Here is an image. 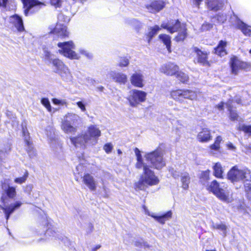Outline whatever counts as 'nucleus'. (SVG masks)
<instances>
[{"label": "nucleus", "mask_w": 251, "mask_h": 251, "mask_svg": "<svg viewBox=\"0 0 251 251\" xmlns=\"http://www.w3.org/2000/svg\"><path fill=\"white\" fill-rule=\"evenodd\" d=\"M136 156L137 162L136 167L138 169L143 168L144 175L141 176L138 182L136 183V188L140 190H144L148 186L157 185L159 183V179L155 176L153 171L150 170L147 164H145L140 151L137 148L134 149Z\"/></svg>", "instance_id": "obj_1"}, {"label": "nucleus", "mask_w": 251, "mask_h": 251, "mask_svg": "<svg viewBox=\"0 0 251 251\" xmlns=\"http://www.w3.org/2000/svg\"><path fill=\"white\" fill-rule=\"evenodd\" d=\"M44 54L45 59L50 60L54 67L55 72L59 74L62 78L66 81H70L72 80V76L69 71L68 67L58 59L52 58V54L46 49H44Z\"/></svg>", "instance_id": "obj_2"}, {"label": "nucleus", "mask_w": 251, "mask_h": 251, "mask_svg": "<svg viewBox=\"0 0 251 251\" xmlns=\"http://www.w3.org/2000/svg\"><path fill=\"white\" fill-rule=\"evenodd\" d=\"M80 120V117L73 113L66 114L61 122V129L66 133L74 134L77 130L76 124Z\"/></svg>", "instance_id": "obj_3"}, {"label": "nucleus", "mask_w": 251, "mask_h": 251, "mask_svg": "<svg viewBox=\"0 0 251 251\" xmlns=\"http://www.w3.org/2000/svg\"><path fill=\"white\" fill-rule=\"evenodd\" d=\"M148 166L157 170L162 169L165 163L163 159V155L160 150H156L149 153H146L144 155Z\"/></svg>", "instance_id": "obj_4"}, {"label": "nucleus", "mask_w": 251, "mask_h": 251, "mask_svg": "<svg viewBox=\"0 0 251 251\" xmlns=\"http://www.w3.org/2000/svg\"><path fill=\"white\" fill-rule=\"evenodd\" d=\"M251 178V172L248 168L239 169L237 166H234L227 174V178L233 183L243 180L247 181Z\"/></svg>", "instance_id": "obj_5"}, {"label": "nucleus", "mask_w": 251, "mask_h": 251, "mask_svg": "<svg viewBox=\"0 0 251 251\" xmlns=\"http://www.w3.org/2000/svg\"><path fill=\"white\" fill-rule=\"evenodd\" d=\"M179 26L180 23L177 21L176 22L175 24H173V22L162 23L161 27H159L158 25L150 27L149 28V32L146 34L147 41L150 43L152 38L157 34L161 28L166 29L170 33H173L177 31Z\"/></svg>", "instance_id": "obj_6"}, {"label": "nucleus", "mask_w": 251, "mask_h": 251, "mask_svg": "<svg viewBox=\"0 0 251 251\" xmlns=\"http://www.w3.org/2000/svg\"><path fill=\"white\" fill-rule=\"evenodd\" d=\"M147 93L137 89H132L129 92L127 100L132 107H137L141 103L146 101Z\"/></svg>", "instance_id": "obj_7"}, {"label": "nucleus", "mask_w": 251, "mask_h": 251, "mask_svg": "<svg viewBox=\"0 0 251 251\" xmlns=\"http://www.w3.org/2000/svg\"><path fill=\"white\" fill-rule=\"evenodd\" d=\"M171 96L174 100L179 102L183 101V99L194 100L197 99V93L189 89H179L172 91Z\"/></svg>", "instance_id": "obj_8"}, {"label": "nucleus", "mask_w": 251, "mask_h": 251, "mask_svg": "<svg viewBox=\"0 0 251 251\" xmlns=\"http://www.w3.org/2000/svg\"><path fill=\"white\" fill-rule=\"evenodd\" d=\"M57 46L60 49L59 52L64 56L71 59L79 58L78 54L73 50L75 49V45L72 41L58 43Z\"/></svg>", "instance_id": "obj_9"}, {"label": "nucleus", "mask_w": 251, "mask_h": 251, "mask_svg": "<svg viewBox=\"0 0 251 251\" xmlns=\"http://www.w3.org/2000/svg\"><path fill=\"white\" fill-rule=\"evenodd\" d=\"M24 8L25 15L26 16L38 11L41 8L46 6L44 2L38 0H22Z\"/></svg>", "instance_id": "obj_10"}, {"label": "nucleus", "mask_w": 251, "mask_h": 251, "mask_svg": "<svg viewBox=\"0 0 251 251\" xmlns=\"http://www.w3.org/2000/svg\"><path fill=\"white\" fill-rule=\"evenodd\" d=\"M229 63L231 73L235 75H237L240 70L248 71L251 67L250 63L244 62L236 56L230 58Z\"/></svg>", "instance_id": "obj_11"}, {"label": "nucleus", "mask_w": 251, "mask_h": 251, "mask_svg": "<svg viewBox=\"0 0 251 251\" xmlns=\"http://www.w3.org/2000/svg\"><path fill=\"white\" fill-rule=\"evenodd\" d=\"M142 207L145 214L153 218L157 222L162 225H164L166 221L170 220L172 217L173 213L171 210L168 211L161 215H156L154 213H151L145 205H143Z\"/></svg>", "instance_id": "obj_12"}, {"label": "nucleus", "mask_w": 251, "mask_h": 251, "mask_svg": "<svg viewBox=\"0 0 251 251\" xmlns=\"http://www.w3.org/2000/svg\"><path fill=\"white\" fill-rule=\"evenodd\" d=\"M215 196L222 201L226 203L231 202L233 201L232 193L225 184L221 186V188Z\"/></svg>", "instance_id": "obj_13"}, {"label": "nucleus", "mask_w": 251, "mask_h": 251, "mask_svg": "<svg viewBox=\"0 0 251 251\" xmlns=\"http://www.w3.org/2000/svg\"><path fill=\"white\" fill-rule=\"evenodd\" d=\"M202 0H193L194 4L199 6ZM226 0H206V4L211 10L218 11L221 9Z\"/></svg>", "instance_id": "obj_14"}, {"label": "nucleus", "mask_w": 251, "mask_h": 251, "mask_svg": "<svg viewBox=\"0 0 251 251\" xmlns=\"http://www.w3.org/2000/svg\"><path fill=\"white\" fill-rule=\"evenodd\" d=\"M71 142L76 148H83L86 143L90 144V137L87 134H79L76 137H71Z\"/></svg>", "instance_id": "obj_15"}, {"label": "nucleus", "mask_w": 251, "mask_h": 251, "mask_svg": "<svg viewBox=\"0 0 251 251\" xmlns=\"http://www.w3.org/2000/svg\"><path fill=\"white\" fill-rule=\"evenodd\" d=\"M85 134H88L90 137V144L94 145L97 143L98 138L101 135V132L96 126L91 125L88 127Z\"/></svg>", "instance_id": "obj_16"}, {"label": "nucleus", "mask_w": 251, "mask_h": 251, "mask_svg": "<svg viewBox=\"0 0 251 251\" xmlns=\"http://www.w3.org/2000/svg\"><path fill=\"white\" fill-rule=\"evenodd\" d=\"M9 23L12 26H14L19 32L24 31L25 30L23 21L21 16L17 14H14L8 18Z\"/></svg>", "instance_id": "obj_17"}, {"label": "nucleus", "mask_w": 251, "mask_h": 251, "mask_svg": "<svg viewBox=\"0 0 251 251\" xmlns=\"http://www.w3.org/2000/svg\"><path fill=\"white\" fill-rule=\"evenodd\" d=\"M179 70L178 67L171 62L163 64L160 68V71L168 75H175Z\"/></svg>", "instance_id": "obj_18"}, {"label": "nucleus", "mask_w": 251, "mask_h": 251, "mask_svg": "<svg viewBox=\"0 0 251 251\" xmlns=\"http://www.w3.org/2000/svg\"><path fill=\"white\" fill-rule=\"evenodd\" d=\"M146 8L151 13H155L161 10L165 6L162 0H154L146 5Z\"/></svg>", "instance_id": "obj_19"}, {"label": "nucleus", "mask_w": 251, "mask_h": 251, "mask_svg": "<svg viewBox=\"0 0 251 251\" xmlns=\"http://www.w3.org/2000/svg\"><path fill=\"white\" fill-rule=\"evenodd\" d=\"M131 84L135 87L142 88L144 86V76L139 72L133 74L130 78Z\"/></svg>", "instance_id": "obj_20"}, {"label": "nucleus", "mask_w": 251, "mask_h": 251, "mask_svg": "<svg viewBox=\"0 0 251 251\" xmlns=\"http://www.w3.org/2000/svg\"><path fill=\"white\" fill-rule=\"evenodd\" d=\"M193 50L197 54L198 62L199 63L205 66H210V63L207 60L208 54L206 52L202 51L197 47H193Z\"/></svg>", "instance_id": "obj_21"}, {"label": "nucleus", "mask_w": 251, "mask_h": 251, "mask_svg": "<svg viewBox=\"0 0 251 251\" xmlns=\"http://www.w3.org/2000/svg\"><path fill=\"white\" fill-rule=\"evenodd\" d=\"M1 187L3 192L9 198L13 199L16 197L17 195L16 187L10 186L7 180H4V182L2 183Z\"/></svg>", "instance_id": "obj_22"}, {"label": "nucleus", "mask_w": 251, "mask_h": 251, "mask_svg": "<svg viewBox=\"0 0 251 251\" xmlns=\"http://www.w3.org/2000/svg\"><path fill=\"white\" fill-rule=\"evenodd\" d=\"M109 75L112 79L116 82L122 84H125L127 81V77L126 74L116 71H111Z\"/></svg>", "instance_id": "obj_23"}, {"label": "nucleus", "mask_w": 251, "mask_h": 251, "mask_svg": "<svg viewBox=\"0 0 251 251\" xmlns=\"http://www.w3.org/2000/svg\"><path fill=\"white\" fill-rule=\"evenodd\" d=\"M2 202L4 204L3 206H1L2 210H5L9 212L13 213L15 210L19 209L22 204V202L21 201H17L14 202L10 204H6L4 200L2 198Z\"/></svg>", "instance_id": "obj_24"}, {"label": "nucleus", "mask_w": 251, "mask_h": 251, "mask_svg": "<svg viewBox=\"0 0 251 251\" xmlns=\"http://www.w3.org/2000/svg\"><path fill=\"white\" fill-rule=\"evenodd\" d=\"M83 181L91 191L96 189V182L94 177L89 174H86L83 177Z\"/></svg>", "instance_id": "obj_25"}, {"label": "nucleus", "mask_w": 251, "mask_h": 251, "mask_svg": "<svg viewBox=\"0 0 251 251\" xmlns=\"http://www.w3.org/2000/svg\"><path fill=\"white\" fill-rule=\"evenodd\" d=\"M53 33L60 38H65L69 35V32L67 30L66 26L61 25H57Z\"/></svg>", "instance_id": "obj_26"}, {"label": "nucleus", "mask_w": 251, "mask_h": 251, "mask_svg": "<svg viewBox=\"0 0 251 251\" xmlns=\"http://www.w3.org/2000/svg\"><path fill=\"white\" fill-rule=\"evenodd\" d=\"M197 139L201 142H207L212 139V136L208 129L203 128L198 133Z\"/></svg>", "instance_id": "obj_27"}, {"label": "nucleus", "mask_w": 251, "mask_h": 251, "mask_svg": "<svg viewBox=\"0 0 251 251\" xmlns=\"http://www.w3.org/2000/svg\"><path fill=\"white\" fill-rule=\"evenodd\" d=\"M236 26L245 35L248 36L251 35V29L249 28L250 26L240 20L237 21Z\"/></svg>", "instance_id": "obj_28"}, {"label": "nucleus", "mask_w": 251, "mask_h": 251, "mask_svg": "<svg viewBox=\"0 0 251 251\" xmlns=\"http://www.w3.org/2000/svg\"><path fill=\"white\" fill-rule=\"evenodd\" d=\"M226 46V41L221 40L220 41L218 46L215 48V53L220 56H223L226 54V51L225 48Z\"/></svg>", "instance_id": "obj_29"}, {"label": "nucleus", "mask_w": 251, "mask_h": 251, "mask_svg": "<svg viewBox=\"0 0 251 251\" xmlns=\"http://www.w3.org/2000/svg\"><path fill=\"white\" fill-rule=\"evenodd\" d=\"M180 180L182 183V187L186 190L189 187L190 183V176L188 173L183 172L181 173Z\"/></svg>", "instance_id": "obj_30"}, {"label": "nucleus", "mask_w": 251, "mask_h": 251, "mask_svg": "<svg viewBox=\"0 0 251 251\" xmlns=\"http://www.w3.org/2000/svg\"><path fill=\"white\" fill-rule=\"evenodd\" d=\"M23 135L25 136V141L26 145L28 146V149H27V151H28V153L29 154V155L30 157H31V156L34 155L35 153L33 151V152H31L32 151V148L30 146V142L29 141V133L27 131H26V129L23 128Z\"/></svg>", "instance_id": "obj_31"}, {"label": "nucleus", "mask_w": 251, "mask_h": 251, "mask_svg": "<svg viewBox=\"0 0 251 251\" xmlns=\"http://www.w3.org/2000/svg\"><path fill=\"white\" fill-rule=\"evenodd\" d=\"M233 100H229L226 103V106L230 113V119L231 120L235 121L237 120L238 115L236 111L232 110V106L231 105Z\"/></svg>", "instance_id": "obj_32"}, {"label": "nucleus", "mask_w": 251, "mask_h": 251, "mask_svg": "<svg viewBox=\"0 0 251 251\" xmlns=\"http://www.w3.org/2000/svg\"><path fill=\"white\" fill-rule=\"evenodd\" d=\"M214 170V175L218 178H222L224 172L223 168L220 163H216L213 167Z\"/></svg>", "instance_id": "obj_33"}, {"label": "nucleus", "mask_w": 251, "mask_h": 251, "mask_svg": "<svg viewBox=\"0 0 251 251\" xmlns=\"http://www.w3.org/2000/svg\"><path fill=\"white\" fill-rule=\"evenodd\" d=\"M159 39L166 46L168 50L171 51V37L169 35L166 34H160L159 36Z\"/></svg>", "instance_id": "obj_34"}, {"label": "nucleus", "mask_w": 251, "mask_h": 251, "mask_svg": "<svg viewBox=\"0 0 251 251\" xmlns=\"http://www.w3.org/2000/svg\"><path fill=\"white\" fill-rule=\"evenodd\" d=\"M45 235L46 236H52L53 237L58 238L59 240H62L64 242L65 240H67V238L65 237L63 238L61 236H60L58 233H57L54 230H52L51 228H49L46 233Z\"/></svg>", "instance_id": "obj_35"}, {"label": "nucleus", "mask_w": 251, "mask_h": 251, "mask_svg": "<svg viewBox=\"0 0 251 251\" xmlns=\"http://www.w3.org/2000/svg\"><path fill=\"white\" fill-rule=\"evenodd\" d=\"M221 186L216 180H213L208 186L207 190L212 192L215 195L218 192L219 190L221 188Z\"/></svg>", "instance_id": "obj_36"}, {"label": "nucleus", "mask_w": 251, "mask_h": 251, "mask_svg": "<svg viewBox=\"0 0 251 251\" xmlns=\"http://www.w3.org/2000/svg\"><path fill=\"white\" fill-rule=\"evenodd\" d=\"M175 75H176L177 78L182 83H187L188 81V75L182 72L178 71Z\"/></svg>", "instance_id": "obj_37"}, {"label": "nucleus", "mask_w": 251, "mask_h": 251, "mask_svg": "<svg viewBox=\"0 0 251 251\" xmlns=\"http://www.w3.org/2000/svg\"><path fill=\"white\" fill-rule=\"evenodd\" d=\"M126 23L134 26L136 29L140 28L142 26V24L139 21L134 19L127 20Z\"/></svg>", "instance_id": "obj_38"}, {"label": "nucleus", "mask_w": 251, "mask_h": 251, "mask_svg": "<svg viewBox=\"0 0 251 251\" xmlns=\"http://www.w3.org/2000/svg\"><path fill=\"white\" fill-rule=\"evenodd\" d=\"M28 176V173L27 171H25L23 176L16 178L14 179V182L16 183L22 184L25 182Z\"/></svg>", "instance_id": "obj_39"}, {"label": "nucleus", "mask_w": 251, "mask_h": 251, "mask_svg": "<svg viewBox=\"0 0 251 251\" xmlns=\"http://www.w3.org/2000/svg\"><path fill=\"white\" fill-rule=\"evenodd\" d=\"M169 172L171 173L172 176L175 179H178L181 176V173L179 171L176 169L171 168L169 169Z\"/></svg>", "instance_id": "obj_40"}, {"label": "nucleus", "mask_w": 251, "mask_h": 251, "mask_svg": "<svg viewBox=\"0 0 251 251\" xmlns=\"http://www.w3.org/2000/svg\"><path fill=\"white\" fill-rule=\"evenodd\" d=\"M41 103L47 108L49 112H51V106L48 98H43L41 100Z\"/></svg>", "instance_id": "obj_41"}, {"label": "nucleus", "mask_w": 251, "mask_h": 251, "mask_svg": "<svg viewBox=\"0 0 251 251\" xmlns=\"http://www.w3.org/2000/svg\"><path fill=\"white\" fill-rule=\"evenodd\" d=\"M52 101L53 104L57 105L67 106V102L66 100L64 99H58L54 98L52 99Z\"/></svg>", "instance_id": "obj_42"}, {"label": "nucleus", "mask_w": 251, "mask_h": 251, "mask_svg": "<svg viewBox=\"0 0 251 251\" xmlns=\"http://www.w3.org/2000/svg\"><path fill=\"white\" fill-rule=\"evenodd\" d=\"M239 129L245 133L251 134V125H241L239 126Z\"/></svg>", "instance_id": "obj_43"}, {"label": "nucleus", "mask_w": 251, "mask_h": 251, "mask_svg": "<svg viewBox=\"0 0 251 251\" xmlns=\"http://www.w3.org/2000/svg\"><path fill=\"white\" fill-rule=\"evenodd\" d=\"M186 32L185 29H183L182 31L179 32L177 36L176 37V40L177 42L182 41L186 37Z\"/></svg>", "instance_id": "obj_44"}, {"label": "nucleus", "mask_w": 251, "mask_h": 251, "mask_svg": "<svg viewBox=\"0 0 251 251\" xmlns=\"http://www.w3.org/2000/svg\"><path fill=\"white\" fill-rule=\"evenodd\" d=\"M62 2V0H50V4L55 8L61 7Z\"/></svg>", "instance_id": "obj_45"}, {"label": "nucleus", "mask_w": 251, "mask_h": 251, "mask_svg": "<svg viewBox=\"0 0 251 251\" xmlns=\"http://www.w3.org/2000/svg\"><path fill=\"white\" fill-rule=\"evenodd\" d=\"M215 18L217 19V21L220 24H223L225 21H226L227 19V17L226 14H223V13H219L216 17H215Z\"/></svg>", "instance_id": "obj_46"}, {"label": "nucleus", "mask_w": 251, "mask_h": 251, "mask_svg": "<svg viewBox=\"0 0 251 251\" xmlns=\"http://www.w3.org/2000/svg\"><path fill=\"white\" fill-rule=\"evenodd\" d=\"M84 166L81 164H79L76 166L75 170L74 172V174L75 176V179L76 181H78V178L76 176V175H79L80 174H81L84 171Z\"/></svg>", "instance_id": "obj_47"}, {"label": "nucleus", "mask_w": 251, "mask_h": 251, "mask_svg": "<svg viewBox=\"0 0 251 251\" xmlns=\"http://www.w3.org/2000/svg\"><path fill=\"white\" fill-rule=\"evenodd\" d=\"M214 228L222 230L224 236H226V226L224 224H215L213 226Z\"/></svg>", "instance_id": "obj_48"}, {"label": "nucleus", "mask_w": 251, "mask_h": 251, "mask_svg": "<svg viewBox=\"0 0 251 251\" xmlns=\"http://www.w3.org/2000/svg\"><path fill=\"white\" fill-rule=\"evenodd\" d=\"M129 64V60L127 58H121L119 62V66L121 67L127 66Z\"/></svg>", "instance_id": "obj_49"}, {"label": "nucleus", "mask_w": 251, "mask_h": 251, "mask_svg": "<svg viewBox=\"0 0 251 251\" xmlns=\"http://www.w3.org/2000/svg\"><path fill=\"white\" fill-rule=\"evenodd\" d=\"M209 148H210V153L212 154H215V151L217 152V151H219V150L220 149V146H218V145H215L214 143V144H212L211 145H210Z\"/></svg>", "instance_id": "obj_50"}, {"label": "nucleus", "mask_w": 251, "mask_h": 251, "mask_svg": "<svg viewBox=\"0 0 251 251\" xmlns=\"http://www.w3.org/2000/svg\"><path fill=\"white\" fill-rule=\"evenodd\" d=\"M113 148V146L111 143H106L103 147V150L107 153H110Z\"/></svg>", "instance_id": "obj_51"}, {"label": "nucleus", "mask_w": 251, "mask_h": 251, "mask_svg": "<svg viewBox=\"0 0 251 251\" xmlns=\"http://www.w3.org/2000/svg\"><path fill=\"white\" fill-rule=\"evenodd\" d=\"M76 104L79 107L81 111L83 112H84L86 111V104L82 101H79L76 102Z\"/></svg>", "instance_id": "obj_52"}, {"label": "nucleus", "mask_w": 251, "mask_h": 251, "mask_svg": "<svg viewBox=\"0 0 251 251\" xmlns=\"http://www.w3.org/2000/svg\"><path fill=\"white\" fill-rule=\"evenodd\" d=\"M134 245L137 247H141L142 246L144 247H149V245L147 244V243H145L143 242H141L139 241H136L134 242Z\"/></svg>", "instance_id": "obj_53"}, {"label": "nucleus", "mask_w": 251, "mask_h": 251, "mask_svg": "<svg viewBox=\"0 0 251 251\" xmlns=\"http://www.w3.org/2000/svg\"><path fill=\"white\" fill-rule=\"evenodd\" d=\"M79 51L80 54L85 55L88 58H91L92 57V54L84 49H80Z\"/></svg>", "instance_id": "obj_54"}, {"label": "nucleus", "mask_w": 251, "mask_h": 251, "mask_svg": "<svg viewBox=\"0 0 251 251\" xmlns=\"http://www.w3.org/2000/svg\"><path fill=\"white\" fill-rule=\"evenodd\" d=\"M32 189L33 185L32 184H28L25 187L24 189V191L25 192L27 193L28 194H30V193L32 191Z\"/></svg>", "instance_id": "obj_55"}, {"label": "nucleus", "mask_w": 251, "mask_h": 251, "mask_svg": "<svg viewBox=\"0 0 251 251\" xmlns=\"http://www.w3.org/2000/svg\"><path fill=\"white\" fill-rule=\"evenodd\" d=\"M8 0H0V7L6 9Z\"/></svg>", "instance_id": "obj_56"}, {"label": "nucleus", "mask_w": 251, "mask_h": 251, "mask_svg": "<svg viewBox=\"0 0 251 251\" xmlns=\"http://www.w3.org/2000/svg\"><path fill=\"white\" fill-rule=\"evenodd\" d=\"M222 141H223L222 137L220 136H218L216 138L214 143L215 145H218V146H220V144Z\"/></svg>", "instance_id": "obj_57"}, {"label": "nucleus", "mask_w": 251, "mask_h": 251, "mask_svg": "<svg viewBox=\"0 0 251 251\" xmlns=\"http://www.w3.org/2000/svg\"><path fill=\"white\" fill-rule=\"evenodd\" d=\"M226 147L228 150L235 151L236 150V147L231 143L228 142L226 144Z\"/></svg>", "instance_id": "obj_58"}, {"label": "nucleus", "mask_w": 251, "mask_h": 251, "mask_svg": "<svg viewBox=\"0 0 251 251\" xmlns=\"http://www.w3.org/2000/svg\"><path fill=\"white\" fill-rule=\"evenodd\" d=\"M212 26H213L212 25H211L210 24H203L202 25V28L203 29L208 30V29H210V28H211L212 27Z\"/></svg>", "instance_id": "obj_59"}, {"label": "nucleus", "mask_w": 251, "mask_h": 251, "mask_svg": "<svg viewBox=\"0 0 251 251\" xmlns=\"http://www.w3.org/2000/svg\"><path fill=\"white\" fill-rule=\"evenodd\" d=\"M3 210V212L4 213V214H5L6 219L7 221L9 219L10 215L12 214V213L7 211H6L5 210Z\"/></svg>", "instance_id": "obj_60"}, {"label": "nucleus", "mask_w": 251, "mask_h": 251, "mask_svg": "<svg viewBox=\"0 0 251 251\" xmlns=\"http://www.w3.org/2000/svg\"><path fill=\"white\" fill-rule=\"evenodd\" d=\"M224 103L223 102H221L220 103H219L218 105H217V108L219 110H222L224 109Z\"/></svg>", "instance_id": "obj_61"}, {"label": "nucleus", "mask_w": 251, "mask_h": 251, "mask_svg": "<svg viewBox=\"0 0 251 251\" xmlns=\"http://www.w3.org/2000/svg\"><path fill=\"white\" fill-rule=\"evenodd\" d=\"M88 82L90 84L93 85H94L95 84V82H96L95 80H94V79H91V78L88 79Z\"/></svg>", "instance_id": "obj_62"}, {"label": "nucleus", "mask_w": 251, "mask_h": 251, "mask_svg": "<svg viewBox=\"0 0 251 251\" xmlns=\"http://www.w3.org/2000/svg\"><path fill=\"white\" fill-rule=\"evenodd\" d=\"M209 174V171H205L204 173H203V175L205 177L206 179L208 177Z\"/></svg>", "instance_id": "obj_63"}, {"label": "nucleus", "mask_w": 251, "mask_h": 251, "mask_svg": "<svg viewBox=\"0 0 251 251\" xmlns=\"http://www.w3.org/2000/svg\"><path fill=\"white\" fill-rule=\"evenodd\" d=\"M5 156V153L2 151H0V159H2V158Z\"/></svg>", "instance_id": "obj_64"}]
</instances>
